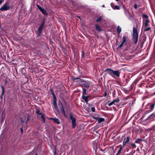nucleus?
Instances as JSON below:
<instances>
[{"instance_id": "72a5a7b5", "label": "nucleus", "mask_w": 155, "mask_h": 155, "mask_svg": "<svg viewBox=\"0 0 155 155\" xmlns=\"http://www.w3.org/2000/svg\"><path fill=\"white\" fill-rule=\"evenodd\" d=\"M77 80H76V81H75V82H79V83H80L81 82H82V80H79V79H77Z\"/></svg>"}, {"instance_id": "f3484780", "label": "nucleus", "mask_w": 155, "mask_h": 155, "mask_svg": "<svg viewBox=\"0 0 155 155\" xmlns=\"http://www.w3.org/2000/svg\"><path fill=\"white\" fill-rule=\"evenodd\" d=\"M149 22V21L148 19H146L144 23V27H147L148 25V23Z\"/></svg>"}, {"instance_id": "603ef678", "label": "nucleus", "mask_w": 155, "mask_h": 155, "mask_svg": "<svg viewBox=\"0 0 155 155\" xmlns=\"http://www.w3.org/2000/svg\"><path fill=\"white\" fill-rule=\"evenodd\" d=\"M116 1H118V0H116Z\"/></svg>"}, {"instance_id": "dca6fc26", "label": "nucleus", "mask_w": 155, "mask_h": 155, "mask_svg": "<svg viewBox=\"0 0 155 155\" xmlns=\"http://www.w3.org/2000/svg\"><path fill=\"white\" fill-rule=\"evenodd\" d=\"M127 36L126 35H124L123 36L122 38V40L123 41L122 42L123 43H124L126 41H127Z\"/></svg>"}, {"instance_id": "c756f323", "label": "nucleus", "mask_w": 155, "mask_h": 155, "mask_svg": "<svg viewBox=\"0 0 155 155\" xmlns=\"http://www.w3.org/2000/svg\"><path fill=\"white\" fill-rule=\"evenodd\" d=\"M72 79L73 81H74L75 80H76L77 79H79V80H81V79L79 78H75V77H72Z\"/></svg>"}, {"instance_id": "39448f33", "label": "nucleus", "mask_w": 155, "mask_h": 155, "mask_svg": "<svg viewBox=\"0 0 155 155\" xmlns=\"http://www.w3.org/2000/svg\"><path fill=\"white\" fill-rule=\"evenodd\" d=\"M37 6L38 8L41 11L42 13L45 15H47L48 14V13L44 9L42 8L38 4H37Z\"/></svg>"}, {"instance_id": "de8ad7c7", "label": "nucleus", "mask_w": 155, "mask_h": 155, "mask_svg": "<svg viewBox=\"0 0 155 155\" xmlns=\"http://www.w3.org/2000/svg\"><path fill=\"white\" fill-rule=\"evenodd\" d=\"M21 133H22L23 132V130L22 129V128H21Z\"/></svg>"}, {"instance_id": "2f4dec72", "label": "nucleus", "mask_w": 155, "mask_h": 155, "mask_svg": "<svg viewBox=\"0 0 155 155\" xmlns=\"http://www.w3.org/2000/svg\"><path fill=\"white\" fill-rule=\"evenodd\" d=\"M142 16L144 18H148V16L147 15H142Z\"/></svg>"}, {"instance_id": "4468645a", "label": "nucleus", "mask_w": 155, "mask_h": 155, "mask_svg": "<svg viewBox=\"0 0 155 155\" xmlns=\"http://www.w3.org/2000/svg\"><path fill=\"white\" fill-rule=\"evenodd\" d=\"M61 108H62L61 109H62V113H63V114L64 116H66L64 107L62 103L61 102Z\"/></svg>"}, {"instance_id": "c85d7f7f", "label": "nucleus", "mask_w": 155, "mask_h": 155, "mask_svg": "<svg viewBox=\"0 0 155 155\" xmlns=\"http://www.w3.org/2000/svg\"><path fill=\"white\" fill-rule=\"evenodd\" d=\"M36 113L37 114H39L40 115H41L42 114V113H40V110L39 109L37 110L36 111Z\"/></svg>"}, {"instance_id": "58836bf2", "label": "nucleus", "mask_w": 155, "mask_h": 155, "mask_svg": "<svg viewBox=\"0 0 155 155\" xmlns=\"http://www.w3.org/2000/svg\"><path fill=\"white\" fill-rule=\"evenodd\" d=\"M107 90H106L105 91L104 93V97L106 96L107 95Z\"/></svg>"}, {"instance_id": "a18cd8bd", "label": "nucleus", "mask_w": 155, "mask_h": 155, "mask_svg": "<svg viewBox=\"0 0 155 155\" xmlns=\"http://www.w3.org/2000/svg\"><path fill=\"white\" fill-rule=\"evenodd\" d=\"M86 84H85V83H83V86H84V87H85V86H86Z\"/></svg>"}, {"instance_id": "a878e982", "label": "nucleus", "mask_w": 155, "mask_h": 155, "mask_svg": "<svg viewBox=\"0 0 155 155\" xmlns=\"http://www.w3.org/2000/svg\"><path fill=\"white\" fill-rule=\"evenodd\" d=\"M101 21V16H100L97 18L96 20L97 22H99Z\"/></svg>"}, {"instance_id": "7ed1b4c3", "label": "nucleus", "mask_w": 155, "mask_h": 155, "mask_svg": "<svg viewBox=\"0 0 155 155\" xmlns=\"http://www.w3.org/2000/svg\"><path fill=\"white\" fill-rule=\"evenodd\" d=\"M70 118L72 120V127L73 128H74L76 126V119L71 114H70Z\"/></svg>"}, {"instance_id": "9b49d317", "label": "nucleus", "mask_w": 155, "mask_h": 155, "mask_svg": "<svg viewBox=\"0 0 155 155\" xmlns=\"http://www.w3.org/2000/svg\"><path fill=\"white\" fill-rule=\"evenodd\" d=\"M119 146H120V148L119 150L118 151L116 155H118L120 154V153H121V151L122 150L123 148L124 147L123 146H122L121 145H120Z\"/></svg>"}, {"instance_id": "79ce46f5", "label": "nucleus", "mask_w": 155, "mask_h": 155, "mask_svg": "<svg viewBox=\"0 0 155 155\" xmlns=\"http://www.w3.org/2000/svg\"><path fill=\"white\" fill-rule=\"evenodd\" d=\"M90 85L87 84L86 85V86H85V87L87 88H88L89 87Z\"/></svg>"}, {"instance_id": "0eeeda50", "label": "nucleus", "mask_w": 155, "mask_h": 155, "mask_svg": "<svg viewBox=\"0 0 155 155\" xmlns=\"http://www.w3.org/2000/svg\"><path fill=\"white\" fill-rule=\"evenodd\" d=\"M93 118L97 120L98 121V123H100L104 121V119L103 118L99 117H93Z\"/></svg>"}, {"instance_id": "2eb2a0df", "label": "nucleus", "mask_w": 155, "mask_h": 155, "mask_svg": "<svg viewBox=\"0 0 155 155\" xmlns=\"http://www.w3.org/2000/svg\"><path fill=\"white\" fill-rule=\"evenodd\" d=\"M51 91V94L52 95V97H53L54 99H56V96L54 92V91L52 89H51L50 90Z\"/></svg>"}, {"instance_id": "49530a36", "label": "nucleus", "mask_w": 155, "mask_h": 155, "mask_svg": "<svg viewBox=\"0 0 155 155\" xmlns=\"http://www.w3.org/2000/svg\"><path fill=\"white\" fill-rule=\"evenodd\" d=\"M86 84H85V83H83V86H84V87H85V86H86Z\"/></svg>"}, {"instance_id": "864d4df0", "label": "nucleus", "mask_w": 155, "mask_h": 155, "mask_svg": "<svg viewBox=\"0 0 155 155\" xmlns=\"http://www.w3.org/2000/svg\"><path fill=\"white\" fill-rule=\"evenodd\" d=\"M139 114H140V113H139L138 114V115Z\"/></svg>"}, {"instance_id": "aec40b11", "label": "nucleus", "mask_w": 155, "mask_h": 155, "mask_svg": "<svg viewBox=\"0 0 155 155\" xmlns=\"http://www.w3.org/2000/svg\"><path fill=\"white\" fill-rule=\"evenodd\" d=\"M122 30L121 28L119 26H118L117 28V33L119 34Z\"/></svg>"}, {"instance_id": "3c124183", "label": "nucleus", "mask_w": 155, "mask_h": 155, "mask_svg": "<svg viewBox=\"0 0 155 155\" xmlns=\"http://www.w3.org/2000/svg\"><path fill=\"white\" fill-rule=\"evenodd\" d=\"M27 121L28 120H29V119L28 118V117H27Z\"/></svg>"}, {"instance_id": "393cba45", "label": "nucleus", "mask_w": 155, "mask_h": 155, "mask_svg": "<svg viewBox=\"0 0 155 155\" xmlns=\"http://www.w3.org/2000/svg\"><path fill=\"white\" fill-rule=\"evenodd\" d=\"M142 140L141 139H139V138L137 139L136 140L135 143H139V142L140 141H141Z\"/></svg>"}, {"instance_id": "6e6552de", "label": "nucleus", "mask_w": 155, "mask_h": 155, "mask_svg": "<svg viewBox=\"0 0 155 155\" xmlns=\"http://www.w3.org/2000/svg\"><path fill=\"white\" fill-rule=\"evenodd\" d=\"M45 23V21L42 23L41 25L38 29V31L39 33H41L42 31L43 28V27Z\"/></svg>"}, {"instance_id": "473e14b6", "label": "nucleus", "mask_w": 155, "mask_h": 155, "mask_svg": "<svg viewBox=\"0 0 155 155\" xmlns=\"http://www.w3.org/2000/svg\"><path fill=\"white\" fill-rule=\"evenodd\" d=\"M114 104V101H112L111 102L109 103L108 104V105L109 106H110L113 104Z\"/></svg>"}, {"instance_id": "ea45409f", "label": "nucleus", "mask_w": 155, "mask_h": 155, "mask_svg": "<svg viewBox=\"0 0 155 155\" xmlns=\"http://www.w3.org/2000/svg\"><path fill=\"white\" fill-rule=\"evenodd\" d=\"M146 40V38L145 37H144L143 39V43H144V42Z\"/></svg>"}, {"instance_id": "423d86ee", "label": "nucleus", "mask_w": 155, "mask_h": 155, "mask_svg": "<svg viewBox=\"0 0 155 155\" xmlns=\"http://www.w3.org/2000/svg\"><path fill=\"white\" fill-rule=\"evenodd\" d=\"M130 137L129 136H127V137L124 139L123 143L124 146L125 147V145L128 143L130 141Z\"/></svg>"}, {"instance_id": "f257e3e1", "label": "nucleus", "mask_w": 155, "mask_h": 155, "mask_svg": "<svg viewBox=\"0 0 155 155\" xmlns=\"http://www.w3.org/2000/svg\"><path fill=\"white\" fill-rule=\"evenodd\" d=\"M138 27V25L137 24L136 28L134 27L133 28L132 40L133 43L135 45L137 43L138 41V33L137 29Z\"/></svg>"}, {"instance_id": "4be33fe9", "label": "nucleus", "mask_w": 155, "mask_h": 155, "mask_svg": "<svg viewBox=\"0 0 155 155\" xmlns=\"http://www.w3.org/2000/svg\"><path fill=\"white\" fill-rule=\"evenodd\" d=\"M1 88H2V89L1 97H2V95H3V94H4V92H5L4 87L2 85H1Z\"/></svg>"}, {"instance_id": "f704fd0d", "label": "nucleus", "mask_w": 155, "mask_h": 155, "mask_svg": "<svg viewBox=\"0 0 155 155\" xmlns=\"http://www.w3.org/2000/svg\"><path fill=\"white\" fill-rule=\"evenodd\" d=\"M124 44V43L122 42L121 43L120 45L118 48H122Z\"/></svg>"}, {"instance_id": "b1692460", "label": "nucleus", "mask_w": 155, "mask_h": 155, "mask_svg": "<svg viewBox=\"0 0 155 155\" xmlns=\"http://www.w3.org/2000/svg\"><path fill=\"white\" fill-rule=\"evenodd\" d=\"M151 28L150 27H148L147 26V27H145V29H144V31H149Z\"/></svg>"}, {"instance_id": "1a4fd4ad", "label": "nucleus", "mask_w": 155, "mask_h": 155, "mask_svg": "<svg viewBox=\"0 0 155 155\" xmlns=\"http://www.w3.org/2000/svg\"><path fill=\"white\" fill-rule=\"evenodd\" d=\"M57 99H54V101H53V104H54V107L55 109L58 112H59V110L58 109V107L57 103Z\"/></svg>"}, {"instance_id": "9d476101", "label": "nucleus", "mask_w": 155, "mask_h": 155, "mask_svg": "<svg viewBox=\"0 0 155 155\" xmlns=\"http://www.w3.org/2000/svg\"><path fill=\"white\" fill-rule=\"evenodd\" d=\"M82 99L83 100L86 102L87 104H88V97L84 95H82L81 97Z\"/></svg>"}, {"instance_id": "f8f14e48", "label": "nucleus", "mask_w": 155, "mask_h": 155, "mask_svg": "<svg viewBox=\"0 0 155 155\" xmlns=\"http://www.w3.org/2000/svg\"><path fill=\"white\" fill-rule=\"evenodd\" d=\"M51 119L53 120L56 123L58 124H59L60 123L59 120L57 118H51Z\"/></svg>"}, {"instance_id": "e433bc0d", "label": "nucleus", "mask_w": 155, "mask_h": 155, "mask_svg": "<svg viewBox=\"0 0 155 155\" xmlns=\"http://www.w3.org/2000/svg\"><path fill=\"white\" fill-rule=\"evenodd\" d=\"M131 145H132V146L134 148H135L136 147V146L134 143H131Z\"/></svg>"}, {"instance_id": "412c9836", "label": "nucleus", "mask_w": 155, "mask_h": 155, "mask_svg": "<svg viewBox=\"0 0 155 155\" xmlns=\"http://www.w3.org/2000/svg\"><path fill=\"white\" fill-rule=\"evenodd\" d=\"M155 105V103L151 104L150 106V111H152L154 109V106Z\"/></svg>"}, {"instance_id": "a19ab883", "label": "nucleus", "mask_w": 155, "mask_h": 155, "mask_svg": "<svg viewBox=\"0 0 155 155\" xmlns=\"http://www.w3.org/2000/svg\"><path fill=\"white\" fill-rule=\"evenodd\" d=\"M137 7H138V6L137 4H135L134 5V8H135L137 9Z\"/></svg>"}, {"instance_id": "c9c22d12", "label": "nucleus", "mask_w": 155, "mask_h": 155, "mask_svg": "<svg viewBox=\"0 0 155 155\" xmlns=\"http://www.w3.org/2000/svg\"><path fill=\"white\" fill-rule=\"evenodd\" d=\"M110 6H111L112 7V8H113V9L114 8V6H115V5H114V3H111V4H110Z\"/></svg>"}, {"instance_id": "20e7f679", "label": "nucleus", "mask_w": 155, "mask_h": 155, "mask_svg": "<svg viewBox=\"0 0 155 155\" xmlns=\"http://www.w3.org/2000/svg\"><path fill=\"white\" fill-rule=\"evenodd\" d=\"M10 8V6L9 5V3H5L0 8V11H6L9 9Z\"/></svg>"}, {"instance_id": "ddd939ff", "label": "nucleus", "mask_w": 155, "mask_h": 155, "mask_svg": "<svg viewBox=\"0 0 155 155\" xmlns=\"http://www.w3.org/2000/svg\"><path fill=\"white\" fill-rule=\"evenodd\" d=\"M95 26L96 29L97 31H102V29L98 25L96 24Z\"/></svg>"}, {"instance_id": "8fccbe9b", "label": "nucleus", "mask_w": 155, "mask_h": 155, "mask_svg": "<svg viewBox=\"0 0 155 155\" xmlns=\"http://www.w3.org/2000/svg\"><path fill=\"white\" fill-rule=\"evenodd\" d=\"M86 97H88V98L90 97V96H86Z\"/></svg>"}, {"instance_id": "4c0bfd02", "label": "nucleus", "mask_w": 155, "mask_h": 155, "mask_svg": "<svg viewBox=\"0 0 155 155\" xmlns=\"http://www.w3.org/2000/svg\"><path fill=\"white\" fill-rule=\"evenodd\" d=\"M91 110L92 111V112H95V107H91Z\"/></svg>"}, {"instance_id": "a211bd4d", "label": "nucleus", "mask_w": 155, "mask_h": 155, "mask_svg": "<svg viewBox=\"0 0 155 155\" xmlns=\"http://www.w3.org/2000/svg\"><path fill=\"white\" fill-rule=\"evenodd\" d=\"M87 93H88V92L86 91V89L85 88H83V92H82V95L85 96V95H86L87 94Z\"/></svg>"}, {"instance_id": "37998d69", "label": "nucleus", "mask_w": 155, "mask_h": 155, "mask_svg": "<svg viewBox=\"0 0 155 155\" xmlns=\"http://www.w3.org/2000/svg\"><path fill=\"white\" fill-rule=\"evenodd\" d=\"M82 56L83 57H84V53L83 51H82Z\"/></svg>"}, {"instance_id": "bb28decb", "label": "nucleus", "mask_w": 155, "mask_h": 155, "mask_svg": "<svg viewBox=\"0 0 155 155\" xmlns=\"http://www.w3.org/2000/svg\"><path fill=\"white\" fill-rule=\"evenodd\" d=\"M120 9V6L118 5L115 6L114 7L113 9L114 10H118Z\"/></svg>"}, {"instance_id": "09e8293b", "label": "nucleus", "mask_w": 155, "mask_h": 155, "mask_svg": "<svg viewBox=\"0 0 155 155\" xmlns=\"http://www.w3.org/2000/svg\"><path fill=\"white\" fill-rule=\"evenodd\" d=\"M102 6V7H103V8L105 7V5H103Z\"/></svg>"}, {"instance_id": "5701e85b", "label": "nucleus", "mask_w": 155, "mask_h": 155, "mask_svg": "<svg viewBox=\"0 0 155 155\" xmlns=\"http://www.w3.org/2000/svg\"><path fill=\"white\" fill-rule=\"evenodd\" d=\"M155 118V112L151 114L150 116L148 117V118Z\"/></svg>"}, {"instance_id": "f03ea898", "label": "nucleus", "mask_w": 155, "mask_h": 155, "mask_svg": "<svg viewBox=\"0 0 155 155\" xmlns=\"http://www.w3.org/2000/svg\"><path fill=\"white\" fill-rule=\"evenodd\" d=\"M105 71L107 72L108 74L114 78H115V76L117 77H119L120 73V72L119 71H114L109 68L106 69Z\"/></svg>"}, {"instance_id": "cd10ccee", "label": "nucleus", "mask_w": 155, "mask_h": 155, "mask_svg": "<svg viewBox=\"0 0 155 155\" xmlns=\"http://www.w3.org/2000/svg\"><path fill=\"white\" fill-rule=\"evenodd\" d=\"M113 101L114 102H118L120 101V99L118 97H117L116 99L113 100Z\"/></svg>"}, {"instance_id": "5fc2aeb1", "label": "nucleus", "mask_w": 155, "mask_h": 155, "mask_svg": "<svg viewBox=\"0 0 155 155\" xmlns=\"http://www.w3.org/2000/svg\"><path fill=\"white\" fill-rule=\"evenodd\" d=\"M21 122H23V121H21Z\"/></svg>"}, {"instance_id": "7c9ffc66", "label": "nucleus", "mask_w": 155, "mask_h": 155, "mask_svg": "<svg viewBox=\"0 0 155 155\" xmlns=\"http://www.w3.org/2000/svg\"><path fill=\"white\" fill-rule=\"evenodd\" d=\"M82 81L83 82H85V83L87 84L90 85L91 84V83L90 81H86L84 80H82Z\"/></svg>"}, {"instance_id": "6ab92c4d", "label": "nucleus", "mask_w": 155, "mask_h": 155, "mask_svg": "<svg viewBox=\"0 0 155 155\" xmlns=\"http://www.w3.org/2000/svg\"><path fill=\"white\" fill-rule=\"evenodd\" d=\"M41 118L42 119L43 123H45V115L42 113V114L41 115Z\"/></svg>"}, {"instance_id": "c03bdc74", "label": "nucleus", "mask_w": 155, "mask_h": 155, "mask_svg": "<svg viewBox=\"0 0 155 155\" xmlns=\"http://www.w3.org/2000/svg\"><path fill=\"white\" fill-rule=\"evenodd\" d=\"M4 1V0H1L0 1V4L2 3Z\"/></svg>"}]
</instances>
